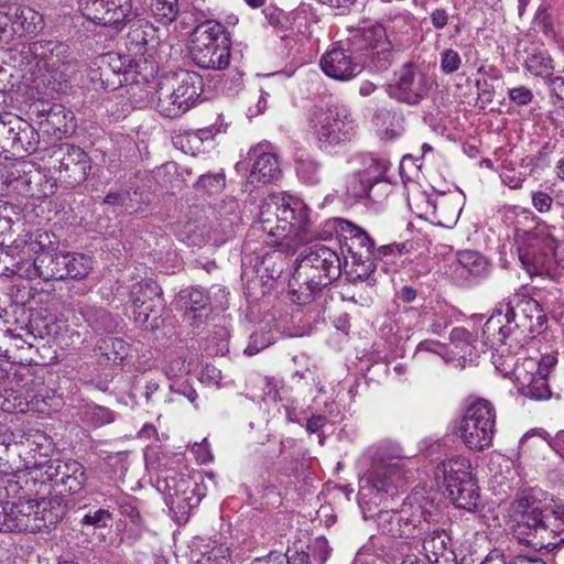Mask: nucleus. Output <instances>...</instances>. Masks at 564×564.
Returning a JSON list of instances; mask_svg holds the SVG:
<instances>
[{
	"label": "nucleus",
	"instance_id": "nucleus-1",
	"mask_svg": "<svg viewBox=\"0 0 564 564\" xmlns=\"http://www.w3.org/2000/svg\"><path fill=\"white\" fill-rule=\"evenodd\" d=\"M260 230L286 250L311 241L308 209L303 202L283 194H270L260 205Z\"/></svg>",
	"mask_w": 564,
	"mask_h": 564
},
{
	"label": "nucleus",
	"instance_id": "nucleus-2",
	"mask_svg": "<svg viewBox=\"0 0 564 564\" xmlns=\"http://www.w3.org/2000/svg\"><path fill=\"white\" fill-rule=\"evenodd\" d=\"M369 467L361 478L360 496L375 494L380 501L393 499L408 482L401 448L392 442H380L366 452Z\"/></svg>",
	"mask_w": 564,
	"mask_h": 564
},
{
	"label": "nucleus",
	"instance_id": "nucleus-3",
	"mask_svg": "<svg viewBox=\"0 0 564 564\" xmlns=\"http://www.w3.org/2000/svg\"><path fill=\"white\" fill-rule=\"evenodd\" d=\"M438 507L422 490H414L399 509L380 510L376 516L378 530L386 535L416 539L436 522Z\"/></svg>",
	"mask_w": 564,
	"mask_h": 564
},
{
	"label": "nucleus",
	"instance_id": "nucleus-4",
	"mask_svg": "<svg viewBox=\"0 0 564 564\" xmlns=\"http://www.w3.org/2000/svg\"><path fill=\"white\" fill-rule=\"evenodd\" d=\"M99 80L105 89H123L122 96L129 99L135 108L154 105L156 101V86L139 79L135 67L130 56L109 52L99 57Z\"/></svg>",
	"mask_w": 564,
	"mask_h": 564
},
{
	"label": "nucleus",
	"instance_id": "nucleus-5",
	"mask_svg": "<svg viewBox=\"0 0 564 564\" xmlns=\"http://www.w3.org/2000/svg\"><path fill=\"white\" fill-rule=\"evenodd\" d=\"M202 91V76L180 69L158 83L155 109L165 118H178L197 104Z\"/></svg>",
	"mask_w": 564,
	"mask_h": 564
},
{
	"label": "nucleus",
	"instance_id": "nucleus-6",
	"mask_svg": "<svg viewBox=\"0 0 564 564\" xmlns=\"http://www.w3.org/2000/svg\"><path fill=\"white\" fill-rule=\"evenodd\" d=\"M509 527L519 543L541 550L555 542L549 541L545 525V510L530 491H522L508 509Z\"/></svg>",
	"mask_w": 564,
	"mask_h": 564
},
{
	"label": "nucleus",
	"instance_id": "nucleus-7",
	"mask_svg": "<svg viewBox=\"0 0 564 564\" xmlns=\"http://www.w3.org/2000/svg\"><path fill=\"white\" fill-rule=\"evenodd\" d=\"M189 53L193 62L205 69H225L230 62V40L223 24L208 20L191 34Z\"/></svg>",
	"mask_w": 564,
	"mask_h": 564
},
{
	"label": "nucleus",
	"instance_id": "nucleus-8",
	"mask_svg": "<svg viewBox=\"0 0 564 564\" xmlns=\"http://www.w3.org/2000/svg\"><path fill=\"white\" fill-rule=\"evenodd\" d=\"M55 480L52 462L40 467L18 471L6 482L4 489L10 499H28L42 509L53 502L66 506L58 495H53Z\"/></svg>",
	"mask_w": 564,
	"mask_h": 564
},
{
	"label": "nucleus",
	"instance_id": "nucleus-9",
	"mask_svg": "<svg viewBox=\"0 0 564 564\" xmlns=\"http://www.w3.org/2000/svg\"><path fill=\"white\" fill-rule=\"evenodd\" d=\"M435 475L442 478L448 498L456 508L473 511L479 501V487L471 474L469 458L457 455L445 459L436 467Z\"/></svg>",
	"mask_w": 564,
	"mask_h": 564
},
{
	"label": "nucleus",
	"instance_id": "nucleus-10",
	"mask_svg": "<svg viewBox=\"0 0 564 564\" xmlns=\"http://www.w3.org/2000/svg\"><path fill=\"white\" fill-rule=\"evenodd\" d=\"M514 246L523 269L530 275L549 273L552 269L557 241L545 227H536L534 230L517 228Z\"/></svg>",
	"mask_w": 564,
	"mask_h": 564
},
{
	"label": "nucleus",
	"instance_id": "nucleus-11",
	"mask_svg": "<svg viewBox=\"0 0 564 564\" xmlns=\"http://www.w3.org/2000/svg\"><path fill=\"white\" fill-rule=\"evenodd\" d=\"M496 432V409L485 399L473 402L455 427V435L473 452H482L492 445Z\"/></svg>",
	"mask_w": 564,
	"mask_h": 564
},
{
	"label": "nucleus",
	"instance_id": "nucleus-12",
	"mask_svg": "<svg viewBox=\"0 0 564 564\" xmlns=\"http://www.w3.org/2000/svg\"><path fill=\"white\" fill-rule=\"evenodd\" d=\"M2 184L8 192L21 196L43 199L53 195L57 180L32 162H7L1 173Z\"/></svg>",
	"mask_w": 564,
	"mask_h": 564
},
{
	"label": "nucleus",
	"instance_id": "nucleus-13",
	"mask_svg": "<svg viewBox=\"0 0 564 564\" xmlns=\"http://www.w3.org/2000/svg\"><path fill=\"white\" fill-rule=\"evenodd\" d=\"M318 147L327 150L351 141L356 134V122L343 107L317 109L310 117Z\"/></svg>",
	"mask_w": 564,
	"mask_h": 564
},
{
	"label": "nucleus",
	"instance_id": "nucleus-14",
	"mask_svg": "<svg viewBox=\"0 0 564 564\" xmlns=\"http://www.w3.org/2000/svg\"><path fill=\"white\" fill-rule=\"evenodd\" d=\"M296 279L310 280L315 285L326 288L341 274L339 256L324 245H314L296 259Z\"/></svg>",
	"mask_w": 564,
	"mask_h": 564
},
{
	"label": "nucleus",
	"instance_id": "nucleus-15",
	"mask_svg": "<svg viewBox=\"0 0 564 564\" xmlns=\"http://www.w3.org/2000/svg\"><path fill=\"white\" fill-rule=\"evenodd\" d=\"M9 510L12 532L35 533L56 525L66 514V506L58 502L42 509L28 499H12L9 501Z\"/></svg>",
	"mask_w": 564,
	"mask_h": 564
},
{
	"label": "nucleus",
	"instance_id": "nucleus-16",
	"mask_svg": "<svg viewBox=\"0 0 564 564\" xmlns=\"http://www.w3.org/2000/svg\"><path fill=\"white\" fill-rule=\"evenodd\" d=\"M395 84L390 88V96L400 102L415 106L427 98L434 80L419 64L404 63L395 74Z\"/></svg>",
	"mask_w": 564,
	"mask_h": 564
},
{
	"label": "nucleus",
	"instance_id": "nucleus-17",
	"mask_svg": "<svg viewBox=\"0 0 564 564\" xmlns=\"http://www.w3.org/2000/svg\"><path fill=\"white\" fill-rule=\"evenodd\" d=\"M355 45L357 52L362 48L367 51L364 53L366 61L369 59L377 72L387 70L393 62L394 51L399 50V44H393L384 25L379 23L359 30L355 35Z\"/></svg>",
	"mask_w": 564,
	"mask_h": 564
},
{
	"label": "nucleus",
	"instance_id": "nucleus-18",
	"mask_svg": "<svg viewBox=\"0 0 564 564\" xmlns=\"http://www.w3.org/2000/svg\"><path fill=\"white\" fill-rule=\"evenodd\" d=\"M556 362L553 356H546L542 361L533 358L524 359L516 370L512 379L518 391L530 399L545 400L550 398L551 390L547 383L550 367Z\"/></svg>",
	"mask_w": 564,
	"mask_h": 564
},
{
	"label": "nucleus",
	"instance_id": "nucleus-19",
	"mask_svg": "<svg viewBox=\"0 0 564 564\" xmlns=\"http://www.w3.org/2000/svg\"><path fill=\"white\" fill-rule=\"evenodd\" d=\"M52 167L58 172V180L68 187L83 183L90 170V159L79 147L63 143L53 149Z\"/></svg>",
	"mask_w": 564,
	"mask_h": 564
},
{
	"label": "nucleus",
	"instance_id": "nucleus-20",
	"mask_svg": "<svg viewBox=\"0 0 564 564\" xmlns=\"http://www.w3.org/2000/svg\"><path fill=\"white\" fill-rule=\"evenodd\" d=\"M79 9L87 20L105 26L120 28L137 15L132 0H80Z\"/></svg>",
	"mask_w": 564,
	"mask_h": 564
},
{
	"label": "nucleus",
	"instance_id": "nucleus-21",
	"mask_svg": "<svg viewBox=\"0 0 564 564\" xmlns=\"http://www.w3.org/2000/svg\"><path fill=\"white\" fill-rule=\"evenodd\" d=\"M319 65L327 77L348 82L362 73L366 56L350 46H334L322 55Z\"/></svg>",
	"mask_w": 564,
	"mask_h": 564
},
{
	"label": "nucleus",
	"instance_id": "nucleus-22",
	"mask_svg": "<svg viewBox=\"0 0 564 564\" xmlns=\"http://www.w3.org/2000/svg\"><path fill=\"white\" fill-rule=\"evenodd\" d=\"M64 253L48 251L34 257L33 261L20 260L12 268L7 267L13 275L25 279L40 278L44 281L64 280Z\"/></svg>",
	"mask_w": 564,
	"mask_h": 564
},
{
	"label": "nucleus",
	"instance_id": "nucleus-23",
	"mask_svg": "<svg viewBox=\"0 0 564 564\" xmlns=\"http://www.w3.org/2000/svg\"><path fill=\"white\" fill-rule=\"evenodd\" d=\"M160 285L151 280L134 283L130 290V301L133 307V318L137 324L145 326L152 314L158 315L163 305Z\"/></svg>",
	"mask_w": 564,
	"mask_h": 564
},
{
	"label": "nucleus",
	"instance_id": "nucleus-24",
	"mask_svg": "<svg viewBox=\"0 0 564 564\" xmlns=\"http://www.w3.org/2000/svg\"><path fill=\"white\" fill-rule=\"evenodd\" d=\"M164 489L172 505L180 509L196 508L206 495L205 487L195 477L186 474L166 476Z\"/></svg>",
	"mask_w": 564,
	"mask_h": 564
},
{
	"label": "nucleus",
	"instance_id": "nucleus-25",
	"mask_svg": "<svg viewBox=\"0 0 564 564\" xmlns=\"http://www.w3.org/2000/svg\"><path fill=\"white\" fill-rule=\"evenodd\" d=\"M20 54L25 59L32 57L40 70L55 74L66 63L67 46L53 41H37L22 45Z\"/></svg>",
	"mask_w": 564,
	"mask_h": 564
},
{
	"label": "nucleus",
	"instance_id": "nucleus-26",
	"mask_svg": "<svg viewBox=\"0 0 564 564\" xmlns=\"http://www.w3.org/2000/svg\"><path fill=\"white\" fill-rule=\"evenodd\" d=\"M330 553L328 541L324 536L314 539L310 544H294L289 547L286 564H325ZM251 564H283L264 557L254 558Z\"/></svg>",
	"mask_w": 564,
	"mask_h": 564
},
{
	"label": "nucleus",
	"instance_id": "nucleus-27",
	"mask_svg": "<svg viewBox=\"0 0 564 564\" xmlns=\"http://www.w3.org/2000/svg\"><path fill=\"white\" fill-rule=\"evenodd\" d=\"M269 144H258L250 149L249 158L252 160L249 183L269 184L276 181L281 174L280 162L276 154L270 151Z\"/></svg>",
	"mask_w": 564,
	"mask_h": 564
},
{
	"label": "nucleus",
	"instance_id": "nucleus-28",
	"mask_svg": "<svg viewBox=\"0 0 564 564\" xmlns=\"http://www.w3.org/2000/svg\"><path fill=\"white\" fill-rule=\"evenodd\" d=\"M503 307V314L510 324L517 322V326L528 328L534 332V321L536 326L541 327L544 323V315L538 301L528 296H516Z\"/></svg>",
	"mask_w": 564,
	"mask_h": 564
},
{
	"label": "nucleus",
	"instance_id": "nucleus-29",
	"mask_svg": "<svg viewBox=\"0 0 564 564\" xmlns=\"http://www.w3.org/2000/svg\"><path fill=\"white\" fill-rule=\"evenodd\" d=\"M438 518L436 522L431 525L427 532H424L420 538L422 539V547L425 557L431 564L451 563L454 560V553L448 547V536L444 530L438 528Z\"/></svg>",
	"mask_w": 564,
	"mask_h": 564
},
{
	"label": "nucleus",
	"instance_id": "nucleus-30",
	"mask_svg": "<svg viewBox=\"0 0 564 564\" xmlns=\"http://www.w3.org/2000/svg\"><path fill=\"white\" fill-rule=\"evenodd\" d=\"M7 249V253L11 256L18 253L22 257L31 254H35L36 257L44 252L55 251L57 249V242L50 232L37 229L17 238Z\"/></svg>",
	"mask_w": 564,
	"mask_h": 564
},
{
	"label": "nucleus",
	"instance_id": "nucleus-31",
	"mask_svg": "<svg viewBox=\"0 0 564 564\" xmlns=\"http://www.w3.org/2000/svg\"><path fill=\"white\" fill-rule=\"evenodd\" d=\"M55 487L62 486L65 492H80L86 484L85 468L78 462H52Z\"/></svg>",
	"mask_w": 564,
	"mask_h": 564
},
{
	"label": "nucleus",
	"instance_id": "nucleus-32",
	"mask_svg": "<svg viewBox=\"0 0 564 564\" xmlns=\"http://www.w3.org/2000/svg\"><path fill=\"white\" fill-rule=\"evenodd\" d=\"M452 267L459 278L468 282L480 280L489 273V262L487 259L473 250L458 252Z\"/></svg>",
	"mask_w": 564,
	"mask_h": 564
},
{
	"label": "nucleus",
	"instance_id": "nucleus-33",
	"mask_svg": "<svg viewBox=\"0 0 564 564\" xmlns=\"http://www.w3.org/2000/svg\"><path fill=\"white\" fill-rule=\"evenodd\" d=\"M184 300V316L193 326H199L208 316L210 300L206 291L200 286H193L182 292Z\"/></svg>",
	"mask_w": 564,
	"mask_h": 564
},
{
	"label": "nucleus",
	"instance_id": "nucleus-34",
	"mask_svg": "<svg viewBox=\"0 0 564 564\" xmlns=\"http://www.w3.org/2000/svg\"><path fill=\"white\" fill-rule=\"evenodd\" d=\"M348 163L357 175L380 182L390 167L389 160L376 156L372 153H358L352 155Z\"/></svg>",
	"mask_w": 564,
	"mask_h": 564
},
{
	"label": "nucleus",
	"instance_id": "nucleus-35",
	"mask_svg": "<svg viewBox=\"0 0 564 564\" xmlns=\"http://www.w3.org/2000/svg\"><path fill=\"white\" fill-rule=\"evenodd\" d=\"M510 332V322L503 314V307L500 306L482 327V344L488 348L507 344Z\"/></svg>",
	"mask_w": 564,
	"mask_h": 564
},
{
	"label": "nucleus",
	"instance_id": "nucleus-36",
	"mask_svg": "<svg viewBox=\"0 0 564 564\" xmlns=\"http://www.w3.org/2000/svg\"><path fill=\"white\" fill-rule=\"evenodd\" d=\"M15 133L11 141L10 150L13 155H22L23 153H33L37 150L40 143V134L34 127L22 118H13Z\"/></svg>",
	"mask_w": 564,
	"mask_h": 564
},
{
	"label": "nucleus",
	"instance_id": "nucleus-37",
	"mask_svg": "<svg viewBox=\"0 0 564 564\" xmlns=\"http://www.w3.org/2000/svg\"><path fill=\"white\" fill-rule=\"evenodd\" d=\"M156 30L147 20H137L130 25L126 36V46L134 55H143L147 46L155 42Z\"/></svg>",
	"mask_w": 564,
	"mask_h": 564
},
{
	"label": "nucleus",
	"instance_id": "nucleus-38",
	"mask_svg": "<svg viewBox=\"0 0 564 564\" xmlns=\"http://www.w3.org/2000/svg\"><path fill=\"white\" fill-rule=\"evenodd\" d=\"M15 33L36 34L43 29L42 15L30 7L10 8Z\"/></svg>",
	"mask_w": 564,
	"mask_h": 564
},
{
	"label": "nucleus",
	"instance_id": "nucleus-39",
	"mask_svg": "<svg viewBox=\"0 0 564 564\" xmlns=\"http://www.w3.org/2000/svg\"><path fill=\"white\" fill-rule=\"evenodd\" d=\"M511 344H502L501 346H494L489 348L491 350V361L495 368L501 372L505 377L511 379L516 376V370L521 366L519 359L511 351Z\"/></svg>",
	"mask_w": 564,
	"mask_h": 564
},
{
	"label": "nucleus",
	"instance_id": "nucleus-40",
	"mask_svg": "<svg viewBox=\"0 0 564 564\" xmlns=\"http://www.w3.org/2000/svg\"><path fill=\"white\" fill-rule=\"evenodd\" d=\"M323 288V285H315L311 283L307 279L300 276L296 279L295 270L292 279L289 281L290 300L297 305L308 304Z\"/></svg>",
	"mask_w": 564,
	"mask_h": 564
},
{
	"label": "nucleus",
	"instance_id": "nucleus-41",
	"mask_svg": "<svg viewBox=\"0 0 564 564\" xmlns=\"http://www.w3.org/2000/svg\"><path fill=\"white\" fill-rule=\"evenodd\" d=\"M64 279L82 280L88 276L93 269V260L84 253H64Z\"/></svg>",
	"mask_w": 564,
	"mask_h": 564
},
{
	"label": "nucleus",
	"instance_id": "nucleus-42",
	"mask_svg": "<svg viewBox=\"0 0 564 564\" xmlns=\"http://www.w3.org/2000/svg\"><path fill=\"white\" fill-rule=\"evenodd\" d=\"M41 124L46 127V131L53 133H67L72 128L69 122L73 120L70 112H66L61 105H54L48 110L43 109Z\"/></svg>",
	"mask_w": 564,
	"mask_h": 564
},
{
	"label": "nucleus",
	"instance_id": "nucleus-43",
	"mask_svg": "<svg viewBox=\"0 0 564 564\" xmlns=\"http://www.w3.org/2000/svg\"><path fill=\"white\" fill-rule=\"evenodd\" d=\"M545 525L549 531V541L558 538V543H564V507L555 506L545 510ZM557 544L556 541H554Z\"/></svg>",
	"mask_w": 564,
	"mask_h": 564
},
{
	"label": "nucleus",
	"instance_id": "nucleus-44",
	"mask_svg": "<svg viewBox=\"0 0 564 564\" xmlns=\"http://www.w3.org/2000/svg\"><path fill=\"white\" fill-rule=\"evenodd\" d=\"M82 420L93 427H100L115 421V413L101 405L88 404L82 412Z\"/></svg>",
	"mask_w": 564,
	"mask_h": 564
},
{
	"label": "nucleus",
	"instance_id": "nucleus-45",
	"mask_svg": "<svg viewBox=\"0 0 564 564\" xmlns=\"http://www.w3.org/2000/svg\"><path fill=\"white\" fill-rule=\"evenodd\" d=\"M351 264L346 272L348 280L352 283L367 281L375 271L371 257L359 259L358 256H351Z\"/></svg>",
	"mask_w": 564,
	"mask_h": 564
},
{
	"label": "nucleus",
	"instance_id": "nucleus-46",
	"mask_svg": "<svg viewBox=\"0 0 564 564\" xmlns=\"http://www.w3.org/2000/svg\"><path fill=\"white\" fill-rule=\"evenodd\" d=\"M525 68L534 76L547 77L552 74L554 66L547 53L536 52L528 56Z\"/></svg>",
	"mask_w": 564,
	"mask_h": 564
},
{
	"label": "nucleus",
	"instance_id": "nucleus-47",
	"mask_svg": "<svg viewBox=\"0 0 564 564\" xmlns=\"http://www.w3.org/2000/svg\"><path fill=\"white\" fill-rule=\"evenodd\" d=\"M153 15L163 23L173 22L180 12L178 0H150Z\"/></svg>",
	"mask_w": 564,
	"mask_h": 564
},
{
	"label": "nucleus",
	"instance_id": "nucleus-48",
	"mask_svg": "<svg viewBox=\"0 0 564 564\" xmlns=\"http://www.w3.org/2000/svg\"><path fill=\"white\" fill-rule=\"evenodd\" d=\"M376 184H378V182L371 181L368 177L361 175H357L352 172V176L347 183V193L354 198L372 199L371 191Z\"/></svg>",
	"mask_w": 564,
	"mask_h": 564
},
{
	"label": "nucleus",
	"instance_id": "nucleus-49",
	"mask_svg": "<svg viewBox=\"0 0 564 564\" xmlns=\"http://www.w3.org/2000/svg\"><path fill=\"white\" fill-rule=\"evenodd\" d=\"M13 118H19V116L11 112L0 113V155L9 152L11 141H13L17 128V124L13 126L15 123Z\"/></svg>",
	"mask_w": 564,
	"mask_h": 564
},
{
	"label": "nucleus",
	"instance_id": "nucleus-50",
	"mask_svg": "<svg viewBox=\"0 0 564 564\" xmlns=\"http://www.w3.org/2000/svg\"><path fill=\"white\" fill-rule=\"evenodd\" d=\"M414 18L411 13H403L402 15L397 17V21L384 26L387 29V34L393 42V44H399V50L402 47L400 35L408 34L410 30L413 28Z\"/></svg>",
	"mask_w": 564,
	"mask_h": 564
},
{
	"label": "nucleus",
	"instance_id": "nucleus-51",
	"mask_svg": "<svg viewBox=\"0 0 564 564\" xmlns=\"http://www.w3.org/2000/svg\"><path fill=\"white\" fill-rule=\"evenodd\" d=\"M297 176L307 184L315 185L321 182V165L313 160L296 161Z\"/></svg>",
	"mask_w": 564,
	"mask_h": 564
},
{
	"label": "nucleus",
	"instance_id": "nucleus-52",
	"mask_svg": "<svg viewBox=\"0 0 564 564\" xmlns=\"http://www.w3.org/2000/svg\"><path fill=\"white\" fill-rule=\"evenodd\" d=\"M230 552L225 544H217L203 552L196 560V564H229Z\"/></svg>",
	"mask_w": 564,
	"mask_h": 564
},
{
	"label": "nucleus",
	"instance_id": "nucleus-53",
	"mask_svg": "<svg viewBox=\"0 0 564 564\" xmlns=\"http://www.w3.org/2000/svg\"><path fill=\"white\" fill-rule=\"evenodd\" d=\"M225 184L226 177L224 172L203 174L196 183L198 188L204 189L209 194L220 193L224 189Z\"/></svg>",
	"mask_w": 564,
	"mask_h": 564
},
{
	"label": "nucleus",
	"instance_id": "nucleus-54",
	"mask_svg": "<svg viewBox=\"0 0 564 564\" xmlns=\"http://www.w3.org/2000/svg\"><path fill=\"white\" fill-rule=\"evenodd\" d=\"M130 352V346L121 338H110L106 346V352L108 360L113 364H121Z\"/></svg>",
	"mask_w": 564,
	"mask_h": 564
},
{
	"label": "nucleus",
	"instance_id": "nucleus-55",
	"mask_svg": "<svg viewBox=\"0 0 564 564\" xmlns=\"http://www.w3.org/2000/svg\"><path fill=\"white\" fill-rule=\"evenodd\" d=\"M372 248L373 242L364 229L360 230V232L356 236L355 239L351 240V243L348 246L351 256H358L359 259H362L367 256L371 257Z\"/></svg>",
	"mask_w": 564,
	"mask_h": 564
},
{
	"label": "nucleus",
	"instance_id": "nucleus-56",
	"mask_svg": "<svg viewBox=\"0 0 564 564\" xmlns=\"http://www.w3.org/2000/svg\"><path fill=\"white\" fill-rule=\"evenodd\" d=\"M471 334L463 328L456 327L451 332L452 344L460 350L463 356L473 355Z\"/></svg>",
	"mask_w": 564,
	"mask_h": 564
},
{
	"label": "nucleus",
	"instance_id": "nucleus-57",
	"mask_svg": "<svg viewBox=\"0 0 564 564\" xmlns=\"http://www.w3.org/2000/svg\"><path fill=\"white\" fill-rule=\"evenodd\" d=\"M178 237L187 246H200L207 241L203 231L195 223H187L183 230L178 232Z\"/></svg>",
	"mask_w": 564,
	"mask_h": 564
},
{
	"label": "nucleus",
	"instance_id": "nucleus-58",
	"mask_svg": "<svg viewBox=\"0 0 564 564\" xmlns=\"http://www.w3.org/2000/svg\"><path fill=\"white\" fill-rule=\"evenodd\" d=\"M462 58L453 48H445L440 54V68L444 74H453L460 67Z\"/></svg>",
	"mask_w": 564,
	"mask_h": 564
},
{
	"label": "nucleus",
	"instance_id": "nucleus-59",
	"mask_svg": "<svg viewBox=\"0 0 564 564\" xmlns=\"http://www.w3.org/2000/svg\"><path fill=\"white\" fill-rule=\"evenodd\" d=\"M111 519V513L106 509H98L95 512H89L83 517L80 523L83 525H90L95 529L107 527Z\"/></svg>",
	"mask_w": 564,
	"mask_h": 564
},
{
	"label": "nucleus",
	"instance_id": "nucleus-60",
	"mask_svg": "<svg viewBox=\"0 0 564 564\" xmlns=\"http://www.w3.org/2000/svg\"><path fill=\"white\" fill-rule=\"evenodd\" d=\"M509 100L517 106H528L532 102L534 96L530 88L518 86L508 90Z\"/></svg>",
	"mask_w": 564,
	"mask_h": 564
},
{
	"label": "nucleus",
	"instance_id": "nucleus-61",
	"mask_svg": "<svg viewBox=\"0 0 564 564\" xmlns=\"http://www.w3.org/2000/svg\"><path fill=\"white\" fill-rule=\"evenodd\" d=\"M214 130L212 128L198 129L188 134V142L199 150V145H212L214 141Z\"/></svg>",
	"mask_w": 564,
	"mask_h": 564
},
{
	"label": "nucleus",
	"instance_id": "nucleus-62",
	"mask_svg": "<svg viewBox=\"0 0 564 564\" xmlns=\"http://www.w3.org/2000/svg\"><path fill=\"white\" fill-rule=\"evenodd\" d=\"M188 371V365L183 357H176L172 359L164 368V372L169 379L182 377Z\"/></svg>",
	"mask_w": 564,
	"mask_h": 564
},
{
	"label": "nucleus",
	"instance_id": "nucleus-63",
	"mask_svg": "<svg viewBox=\"0 0 564 564\" xmlns=\"http://www.w3.org/2000/svg\"><path fill=\"white\" fill-rule=\"evenodd\" d=\"M334 223L337 232L340 234L345 240L350 242L361 230L360 227L345 219H335Z\"/></svg>",
	"mask_w": 564,
	"mask_h": 564
},
{
	"label": "nucleus",
	"instance_id": "nucleus-64",
	"mask_svg": "<svg viewBox=\"0 0 564 564\" xmlns=\"http://www.w3.org/2000/svg\"><path fill=\"white\" fill-rule=\"evenodd\" d=\"M532 206L539 213H546L553 205V198L545 192L538 191L531 194Z\"/></svg>",
	"mask_w": 564,
	"mask_h": 564
}]
</instances>
